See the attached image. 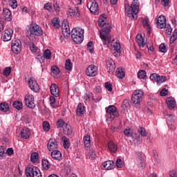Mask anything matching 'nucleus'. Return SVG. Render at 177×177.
Instances as JSON below:
<instances>
[{
	"label": "nucleus",
	"instance_id": "23",
	"mask_svg": "<svg viewBox=\"0 0 177 177\" xmlns=\"http://www.w3.org/2000/svg\"><path fill=\"white\" fill-rule=\"evenodd\" d=\"M51 157L57 161H62V152L59 150H53L51 152Z\"/></svg>",
	"mask_w": 177,
	"mask_h": 177
},
{
	"label": "nucleus",
	"instance_id": "17",
	"mask_svg": "<svg viewBox=\"0 0 177 177\" xmlns=\"http://www.w3.org/2000/svg\"><path fill=\"white\" fill-rule=\"evenodd\" d=\"M47 147L49 151H53V150H56V149H57V141H56V140L54 138H50L47 144Z\"/></svg>",
	"mask_w": 177,
	"mask_h": 177
},
{
	"label": "nucleus",
	"instance_id": "57",
	"mask_svg": "<svg viewBox=\"0 0 177 177\" xmlns=\"http://www.w3.org/2000/svg\"><path fill=\"white\" fill-rule=\"evenodd\" d=\"M123 109H129L130 107L129 101L128 100H124L122 104Z\"/></svg>",
	"mask_w": 177,
	"mask_h": 177
},
{
	"label": "nucleus",
	"instance_id": "42",
	"mask_svg": "<svg viewBox=\"0 0 177 177\" xmlns=\"http://www.w3.org/2000/svg\"><path fill=\"white\" fill-rule=\"evenodd\" d=\"M30 161H32V162H34V163L38 161V153L37 152L32 153L30 156Z\"/></svg>",
	"mask_w": 177,
	"mask_h": 177
},
{
	"label": "nucleus",
	"instance_id": "7",
	"mask_svg": "<svg viewBox=\"0 0 177 177\" xmlns=\"http://www.w3.org/2000/svg\"><path fill=\"white\" fill-rule=\"evenodd\" d=\"M11 48L13 53L19 55V53L21 52V41L19 39H15L11 42Z\"/></svg>",
	"mask_w": 177,
	"mask_h": 177
},
{
	"label": "nucleus",
	"instance_id": "19",
	"mask_svg": "<svg viewBox=\"0 0 177 177\" xmlns=\"http://www.w3.org/2000/svg\"><path fill=\"white\" fill-rule=\"evenodd\" d=\"M2 16L4 20H6L7 21H12V12H10V10H9L8 8H3Z\"/></svg>",
	"mask_w": 177,
	"mask_h": 177
},
{
	"label": "nucleus",
	"instance_id": "52",
	"mask_svg": "<svg viewBox=\"0 0 177 177\" xmlns=\"http://www.w3.org/2000/svg\"><path fill=\"white\" fill-rule=\"evenodd\" d=\"M29 48L30 50H31V52H37L38 47H37V46H35V44H34V43H31L29 45Z\"/></svg>",
	"mask_w": 177,
	"mask_h": 177
},
{
	"label": "nucleus",
	"instance_id": "1",
	"mask_svg": "<svg viewBox=\"0 0 177 177\" xmlns=\"http://www.w3.org/2000/svg\"><path fill=\"white\" fill-rule=\"evenodd\" d=\"M106 21L107 17L104 14L101 15L98 19V26L102 28L100 32V37L104 45H109V44L111 42V35H110L111 25L109 23H106Z\"/></svg>",
	"mask_w": 177,
	"mask_h": 177
},
{
	"label": "nucleus",
	"instance_id": "50",
	"mask_svg": "<svg viewBox=\"0 0 177 177\" xmlns=\"http://www.w3.org/2000/svg\"><path fill=\"white\" fill-rule=\"evenodd\" d=\"M124 133L127 137L132 136V135H133L132 129H131L129 128V129H125L124 130Z\"/></svg>",
	"mask_w": 177,
	"mask_h": 177
},
{
	"label": "nucleus",
	"instance_id": "5",
	"mask_svg": "<svg viewBox=\"0 0 177 177\" xmlns=\"http://www.w3.org/2000/svg\"><path fill=\"white\" fill-rule=\"evenodd\" d=\"M106 120L107 121H113L115 117H119L120 113L117 111V107L114 105H109L106 108Z\"/></svg>",
	"mask_w": 177,
	"mask_h": 177
},
{
	"label": "nucleus",
	"instance_id": "22",
	"mask_svg": "<svg viewBox=\"0 0 177 177\" xmlns=\"http://www.w3.org/2000/svg\"><path fill=\"white\" fill-rule=\"evenodd\" d=\"M166 103L167 104V107L172 110V109H175V104H176V102L175 101V98L172 97H169L166 99Z\"/></svg>",
	"mask_w": 177,
	"mask_h": 177
},
{
	"label": "nucleus",
	"instance_id": "2",
	"mask_svg": "<svg viewBox=\"0 0 177 177\" xmlns=\"http://www.w3.org/2000/svg\"><path fill=\"white\" fill-rule=\"evenodd\" d=\"M124 12L130 19L136 20L138 19V13L139 12V3L138 0H133L131 5L129 3L124 4Z\"/></svg>",
	"mask_w": 177,
	"mask_h": 177
},
{
	"label": "nucleus",
	"instance_id": "34",
	"mask_svg": "<svg viewBox=\"0 0 177 177\" xmlns=\"http://www.w3.org/2000/svg\"><path fill=\"white\" fill-rule=\"evenodd\" d=\"M85 111V107L82 104L80 103L77 107V115H82L84 114V111Z\"/></svg>",
	"mask_w": 177,
	"mask_h": 177
},
{
	"label": "nucleus",
	"instance_id": "36",
	"mask_svg": "<svg viewBox=\"0 0 177 177\" xmlns=\"http://www.w3.org/2000/svg\"><path fill=\"white\" fill-rule=\"evenodd\" d=\"M13 107L17 110H22L23 109V102L20 101H15L12 103Z\"/></svg>",
	"mask_w": 177,
	"mask_h": 177
},
{
	"label": "nucleus",
	"instance_id": "56",
	"mask_svg": "<svg viewBox=\"0 0 177 177\" xmlns=\"http://www.w3.org/2000/svg\"><path fill=\"white\" fill-rule=\"evenodd\" d=\"M93 45V42L92 41H89L87 44V48L91 53H93V48H92V46Z\"/></svg>",
	"mask_w": 177,
	"mask_h": 177
},
{
	"label": "nucleus",
	"instance_id": "41",
	"mask_svg": "<svg viewBox=\"0 0 177 177\" xmlns=\"http://www.w3.org/2000/svg\"><path fill=\"white\" fill-rule=\"evenodd\" d=\"M138 133L141 135V136H143L144 138L147 136V132H146V129L145 127H140L138 129Z\"/></svg>",
	"mask_w": 177,
	"mask_h": 177
},
{
	"label": "nucleus",
	"instance_id": "8",
	"mask_svg": "<svg viewBox=\"0 0 177 177\" xmlns=\"http://www.w3.org/2000/svg\"><path fill=\"white\" fill-rule=\"evenodd\" d=\"M142 97H143V91L142 90H136L133 93L131 101L134 104H139L142 101Z\"/></svg>",
	"mask_w": 177,
	"mask_h": 177
},
{
	"label": "nucleus",
	"instance_id": "64",
	"mask_svg": "<svg viewBox=\"0 0 177 177\" xmlns=\"http://www.w3.org/2000/svg\"><path fill=\"white\" fill-rule=\"evenodd\" d=\"M162 6H168L169 5V0H161Z\"/></svg>",
	"mask_w": 177,
	"mask_h": 177
},
{
	"label": "nucleus",
	"instance_id": "11",
	"mask_svg": "<svg viewBox=\"0 0 177 177\" xmlns=\"http://www.w3.org/2000/svg\"><path fill=\"white\" fill-rule=\"evenodd\" d=\"M26 106L29 109H35V104L34 103V95L26 94L24 98Z\"/></svg>",
	"mask_w": 177,
	"mask_h": 177
},
{
	"label": "nucleus",
	"instance_id": "33",
	"mask_svg": "<svg viewBox=\"0 0 177 177\" xmlns=\"http://www.w3.org/2000/svg\"><path fill=\"white\" fill-rule=\"evenodd\" d=\"M142 26H143V27L147 28V30H148V32L150 34V30H151V27H150V24H149V18L148 17H145L142 20Z\"/></svg>",
	"mask_w": 177,
	"mask_h": 177
},
{
	"label": "nucleus",
	"instance_id": "62",
	"mask_svg": "<svg viewBox=\"0 0 177 177\" xmlns=\"http://www.w3.org/2000/svg\"><path fill=\"white\" fill-rule=\"evenodd\" d=\"M53 8L55 12H60V7L59 6V3H57V2L53 4Z\"/></svg>",
	"mask_w": 177,
	"mask_h": 177
},
{
	"label": "nucleus",
	"instance_id": "31",
	"mask_svg": "<svg viewBox=\"0 0 177 177\" xmlns=\"http://www.w3.org/2000/svg\"><path fill=\"white\" fill-rule=\"evenodd\" d=\"M83 140L85 147H89V146H91V136L89 135L86 134Z\"/></svg>",
	"mask_w": 177,
	"mask_h": 177
},
{
	"label": "nucleus",
	"instance_id": "18",
	"mask_svg": "<svg viewBox=\"0 0 177 177\" xmlns=\"http://www.w3.org/2000/svg\"><path fill=\"white\" fill-rule=\"evenodd\" d=\"M62 31L63 35H66V34L70 35V26H68V21L67 20L64 19L62 24Z\"/></svg>",
	"mask_w": 177,
	"mask_h": 177
},
{
	"label": "nucleus",
	"instance_id": "30",
	"mask_svg": "<svg viewBox=\"0 0 177 177\" xmlns=\"http://www.w3.org/2000/svg\"><path fill=\"white\" fill-rule=\"evenodd\" d=\"M0 110L3 113H7V111H9V104L6 102H2L0 104Z\"/></svg>",
	"mask_w": 177,
	"mask_h": 177
},
{
	"label": "nucleus",
	"instance_id": "58",
	"mask_svg": "<svg viewBox=\"0 0 177 177\" xmlns=\"http://www.w3.org/2000/svg\"><path fill=\"white\" fill-rule=\"evenodd\" d=\"M3 157H5V149L0 146V158L2 159Z\"/></svg>",
	"mask_w": 177,
	"mask_h": 177
},
{
	"label": "nucleus",
	"instance_id": "54",
	"mask_svg": "<svg viewBox=\"0 0 177 177\" xmlns=\"http://www.w3.org/2000/svg\"><path fill=\"white\" fill-rule=\"evenodd\" d=\"M105 88L106 91H109V92H111L113 91V86L109 82L105 83Z\"/></svg>",
	"mask_w": 177,
	"mask_h": 177
},
{
	"label": "nucleus",
	"instance_id": "20",
	"mask_svg": "<svg viewBox=\"0 0 177 177\" xmlns=\"http://www.w3.org/2000/svg\"><path fill=\"white\" fill-rule=\"evenodd\" d=\"M67 15L68 16H77V17L81 15V14H80V11L78 10V7H75V9L73 8H69L67 10Z\"/></svg>",
	"mask_w": 177,
	"mask_h": 177
},
{
	"label": "nucleus",
	"instance_id": "35",
	"mask_svg": "<svg viewBox=\"0 0 177 177\" xmlns=\"http://www.w3.org/2000/svg\"><path fill=\"white\" fill-rule=\"evenodd\" d=\"M115 74H116L118 78H120V80H122V78H124V77H125V72H124L122 71V68H118L116 70Z\"/></svg>",
	"mask_w": 177,
	"mask_h": 177
},
{
	"label": "nucleus",
	"instance_id": "29",
	"mask_svg": "<svg viewBox=\"0 0 177 177\" xmlns=\"http://www.w3.org/2000/svg\"><path fill=\"white\" fill-rule=\"evenodd\" d=\"M60 74V69L56 66L51 67V75L53 77H57Z\"/></svg>",
	"mask_w": 177,
	"mask_h": 177
},
{
	"label": "nucleus",
	"instance_id": "60",
	"mask_svg": "<svg viewBox=\"0 0 177 177\" xmlns=\"http://www.w3.org/2000/svg\"><path fill=\"white\" fill-rule=\"evenodd\" d=\"M37 59L39 60L40 63H44V62H45V57L44 55H42V54H39L37 57Z\"/></svg>",
	"mask_w": 177,
	"mask_h": 177
},
{
	"label": "nucleus",
	"instance_id": "12",
	"mask_svg": "<svg viewBox=\"0 0 177 177\" xmlns=\"http://www.w3.org/2000/svg\"><path fill=\"white\" fill-rule=\"evenodd\" d=\"M13 35V30L12 29H7L5 30L1 34V39L5 42H8V41H10L12 39V36Z\"/></svg>",
	"mask_w": 177,
	"mask_h": 177
},
{
	"label": "nucleus",
	"instance_id": "45",
	"mask_svg": "<svg viewBox=\"0 0 177 177\" xmlns=\"http://www.w3.org/2000/svg\"><path fill=\"white\" fill-rule=\"evenodd\" d=\"M138 77L142 80H146V71H138Z\"/></svg>",
	"mask_w": 177,
	"mask_h": 177
},
{
	"label": "nucleus",
	"instance_id": "21",
	"mask_svg": "<svg viewBox=\"0 0 177 177\" xmlns=\"http://www.w3.org/2000/svg\"><path fill=\"white\" fill-rule=\"evenodd\" d=\"M50 91L51 95L55 97H59V86L56 84H52L50 86Z\"/></svg>",
	"mask_w": 177,
	"mask_h": 177
},
{
	"label": "nucleus",
	"instance_id": "49",
	"mask_svg": "<svg viewBox=\"0 0 177 177\" xmlns=\"http://www.w3.org/2000/svg\"><path fill=\"white\" fill-rule=\"evenodd\" d=\"M9 5L12 8V9H16V8H17V1L10 0Z\"/></svg>",
	"mask_w": 177,
	"mask_h": 177
},
{
	"label": "nucleus",
	"instance_id": "3",
	"mask_svg": "<svg viewBox=\"0 0 177 177\" xmlns=\"http://www.w3.org/2000/svg\"><path fill=\"white\" fill-rule=\"evenodd\" d=\"M28 34L29 35H27V37L30 41H35L37 39L35 37H41V35H43L44 30H42L41 26L34 24L29 28Z\"/></svg>",
	"mask_w": 177,
	"mask_h": 177
},
{
	"label": "nucleus",
	"instance_id": "10",
	"mask_svg": "<svg viewBox=\"0 0 177 177\" xmlns=\"http://www.w3.org/2000/svg\"><path fill=\"white\" fill-rule=\"evenodd\" d=\"M106 66L107 72L109 74H113L114 71H115V62L113 59L109 57L106 59Z\"/></svg>",
	"mask_w": 177,
	"mask_h": 177
},
{
	"label": "nucleus",
	"instance_id": "28",
	"mask_svg": "<svg viewBox=\"0 0 177 177\" xmlns=\"http://www.w3.org/2000/svg\"><path fill=\"white\" fill-rule=\"evenodd\" d=\"M63 132L64 135H71L73 133L71 126L68 124H65V126L63 127Z\"/></svg>",
	"mask_w": 177,
	"mask_h": 177
},
{
	"label": "nucleus",
	"instance_id": "38",
	"mask_svg": "<svg viewBox=\"0 0 177 177\" xmlns=\"http://www.w3.org/2000/svg\"><path fill=\"white\" fill-rule=\"evenodd\" d=\"M113 50H115V53H121V44H120V43L118 42H115L114 44H113Z\"/></svg>",
	"mask_w": 177,
	"mask_h": 177
},
{
	"label": "nucleus",
	"instance_id": "32",
	"mask_svg": "<svg viewBox=\"0 0 177 177\" xmlns=\"http://www.w3.org/2000/svg\"><path fill=\"white\" fill-rule=\"evenodd\" d=\"M62 140L63 142V146L64 149H69L70 148V140L66 137L63 136L62 138Z\"/></svg>",
	"mask_w": 177,
	"mask_h": 177
},
{
	"label": "nucleus",
	"instance_id": "39",
	"mask_svg": "<svg viewBox=\"0 0 177 177\" xmlns=\"http://www.w3.org/2000/svg\"><path fill=\"white\" fill-rule=\"evenodd\" d=\"M43 56L44 57V59H46V60H49L52 56V53L50 52V50L46 49L44 51Z\"/></svg>",
	"mask_w": 177,
	"mask_h": 177
},
{
	"label": "nucleus",
	"instance_id": "44",
	"mask_svg": "<svg viewBox=\"0 0 177 177\" xmlns=\"http://www.w3.org/2000/svg\"><path fill=\"white\" fill-rule=\"evenodd\" d=\"M66 122H64V120H57V123H56V126H57V128H64V127L66 126Z\"/></svg>",
	"mask_w": 177,
	"mask_h": 177
},
{
	"label": "nucleus",
	"instance_id": "63",
	"mask_svg": "<svg viewBox=\"0 0 177 177\" xmlns=\"http://www.w3.org/2000/svg\"><path fill=\"white\" fill-rule=\"evenodd\" d=\"M169 175L171 177H177V171L172 170V171H169Z\"/></svg>",
	"mask_w": 177,
	"mask_h": 177
},
{
	"label": "nucleus",
	"instance_id": "14",
	"mask_svg": "<svg viewBox=\"0 0 177 177\" xmlns=\"http://www.w3.org/2000/svg\"><path fill=\"white\" fill-rule=\"evenodd\" d=\"M28 86L31 91H33V92H39L41 88L39 87V84L37 82L36 80H34L32 79H30L28 80Z\"/></svg>",
	"mask_w": 177,
	"mask_h": 177
},
{
	"label": "nucleus",
	"instance_id": "15",
	"mask_svg": "<svg viewBox=\"0 0 177 177\" xmlns=\"http://www.w3.org/2000/svg\"><path fill=\"white\" fill-rule=\"evenodd\" d=\"M156 26L158 28H164V27H167V19L165 18V16L160 15L158 17Z\"/></svg>",
	"mask_w": 177,
	"mask_h": 177
},
{
	"label": "nucleus",
	"instance_id": "51",
	"mask_svg": "<svg viewBox=\"0 0 177 177\" xmlns=\"http://www.w3.org/2000/svg\"><path fill=\"white\" fill-rule=\"evenodd\" d=\"M124 165V162H122V160L121 158H118L116 160V167L118 168H122Z\"/></svg>",
	"mask_w": 177,
	"mask_h": 177
},
{
	"label": "nucleus",
	"instance_id": "61",
	"mask_svg": "<svg viewBox=\"0 0 177 177\" xmlns=\"http://www.w3.org/2000/svg\"><path fill=\"white\" fill-rule=\"evenodd\" d=\"M44 9H46V10H52V3H46L44 4Z\"/></svg>",
	"mask_w": 177,
	"mask_h": 177
},
{
	"label": "nucleus",
	"instance_id": "25",
	"mask_svg": "<svg viewBox=\"0 0 177 177\" xmlns=\"http://www.w3.org/2000/svg\"><path fill=\"white\" fill-rule=\"evenodd\" d=\"M20 134L23 139H28V138H30V135H31L30 133V129H28L27 127L23 128L21 130Z\"/></svg>",
	"mask_w": 177,
	"mask_h": 177
},
{
	"label": "nucleus",
	"instance_id": "43",
	"mask_svg": "<svg viewBox=\"0 0 177 177\" xmlns=\"http://www.w3.org/2000/svg\"><path fill=\"white\" fill-rule=\"evenodd\" d=\"M52 24L54 28H59V27H60V21H59V18H54L52 20Z\"/></svg>",
	"mask_w": 177,
	"mask_h": 177
},
{
	"label": "nucleus",
	"instance_id": "37",
	"mask_svg": "<svg viewBox=\"0 0 177 177\" xmlns=\"http://www.w3.org/2000/svg\"><path fill=\"white\" fill-rule=\"evenodd\" d=\"M41 165L44 169L48 170L49 168H50V162H49V160L46 159H43L41 160Z\"/></svg>",
	"mask_w": 177,
	"mask_h": 177
},
{
	"label": "nucleus",
	"instance_id": "55",
	"mask_svg": "<svg viewBox=\"0 0 177 177\" xmlns=\"http://www.w3.org/2000/svg\"><path fill=\"white\" fill-rule=\"evenodd\" d=\"M165 34H167V35H171V33L172 32L171 26H168L167 27L165 26Z\"/></svg>",
	"mask_w": 177,
	"mask_h": 177
},
{
	"label": "nucleus",
	"instance_id": "27",
	"mask_svg": "<svg viewBox=\"0 0 177 177\" xmlns=\"http://www.w3.org/2000/svg\"><path fill=\"white\" fill-rule=\"evenodd\" d=\"M102 166H103V168H104L105 169H113V168H114L115 167L114 162L113 160L105 161L102 164Z\"/></svg>",
	"mask_w": 177,
	"mask_h": 177
},
{
	"label": "nucleus",
	"instance_id": "24",
	"mask_svg": "<svg viewBox=\"0 0 177 177\" xmlns=\"http://www.w3.org/2000/svg\"><path fill=\"white\" fill-rule=\"evenodd\" d=\"M108 149L111 153H117V150H118V146L113 141H109L108 142Z\"/></svg>",
	"mask_w": 177,
	"mask_h": 177
},
{
	"label": "nucleus",
	"instance_id": "48",
	"mask_svg": "<svg viewBox=\"0 0 177 177\" xmlns=\"http://www.w3.org/2000/svg\"><path fill=\"white\" fill-rule=\"evenodd\" d=\"M43 129L48 132L49 129H50V126L49 125V122L45 121L43 122Z\"/></svg>",
	"mask_w": 177,
	"mask_h": 177
},
{
	"label": "nucleus",
	"instance_id": "53",
	"mask_svg": "<svg viewBox=\"0 0 177 177\" xmlns=\"http://www.w3.org/2000/svg\"><path fill=\"white\" fill-rule=\"evenodd\" d=\"M159 50L160 52H162V53H165L167 52V47H165V44H161L159 46Z\"/></svg>",
	"mask_w": 177,
	"mask_h": 177
},
{
	"label": "nucleus",
	"instance_id": "59",
	"mask_svg": "<svg viewBox=\"0 0 177 177\" xmlns=\"http://www.w3.org/2000/svg\"><path fill=\"white\" fill-rule=\"evenodd\" d=\"M160 96H167L168 95V90L167 88H162L160 93Z\"/></svg>",
	"mask_w": 177,
	"mask_h": 177
},
{
	"label": "nucleus",
	"instance_id": "6",
	"mask_svg": "<svg viewBox=\"0 0 177 177\" xmlns=\"http://www.w3.org/2000/svg\"><path fill=\"white\" fill-rule=\"evenodd\" d=\"M25 173L26 177H42L39 169L37 167H27Z\"/></svg>",
	"mask_w": 177,
	"mask_h": 177
},
{
	"label": "nucleus",
	"instance_id": "47",
	"mask_svg": "<svg viewBox=\"0 0 177 177\" xmlns=\"http://www.w3.org/2000/svg\"><path fill=\"white\" fill-rule=\"evenodd\" d=\"M11 71H12V68L10 67H6L4 68L3 74L6 77H8V76L10 75Z\"/></svg>",
	"mask_w": 177,
	"mask_h": 177
},
{
	"label": "nucleus",
	"instance_id": "40",
	"mask_svg": "<svg viewBox=\"0 0 177 177\" xmlns=\"http://www.w3.org/2000/svg\"><path fill=\"white\" fill-rule=\"evenodd\" d=\"M65 68H66V70H68V71H70V70H71L73 68V64H71V59H68L66 60Z\"/></svg>",
	"mask_w": 177,
	"mask_h": 177
},
{
	"label": "nucleus",
	"instance_id": "16",
	"mask_svg": "<svg viewBox=\"0 0 177 177\" xmlns=\"http://www.w3.org/2000/svg\"><path fill=\"white\" fill-rule=\"evenodd\" d=\"M136 164L138 167V168H140V169H145V168L146 167L145 158H143V156L142 154L138 156Z\"/></svg>",
	"mask_w": 177,
	"mask_h": 177
},
{
	"label": "nucleus",
	"instance_id": "26",
	"mask_svg": "<svg viewBox=\"0 0 177 177\" xmlns=\"http://www.w3.org/2000/svg\"><path fill=\"white\" fill-rule=\"evenodd\" d=\"M136 39L138 44V46L140 48H145L146 42H145V39H143V36H142V35H137Z\"/></svg>",
	"mask_w": 177,
	"mask_h": 177
},
{
	"label": "nucleus",
	"instance_id": "13",
	"mask_svg": "<svg viewBox=\"0 0 177 177\" xmlns=\"http://www.w3.org/2000/svg\"><path fill=\"white\" fill-rule=\"evenodd\" d=\"M86 75H88V77H95L97 75V66L95 65H90L86 69Z\"/></svg>",
	"mask_w": 177,
	"mask_h": 177
},
{
	"label": "nucleus",
	"instance_id": "9",
	"mask_svg": "<svg viewBox=\"0 0 177 177\" xmlns=\"http://www.w3.org/2000/svg\"><path fill=\"white\" fill-rule=\"evenodd\" d=\"M87 8L93 15H99V5L95 0H91L87 4Z\"/></svg>",
	"mask_w": 177,
	"mask_h": 177
},
{
	"label": "nucleus",
	"instance_id": "46",
	"mask_svg": "<svg viewBox=\"0 0 177 177\" xmlns=\"http://www.w3.org/2000/svg\"><path fill=\"white\" fill-rule=\"evenodd\" d=\"M88 158L90 160H95V158H96V151H95V150H91L89 151Z\"/></svg>",
	"mask_w": 177,
	"mask_h": 177
},
{
	"label": "nucleus",
	"instance_id": "4",
	"mask_svg": "<svg viewBox=\"0 0 177 177\" xmlns=\"http://www.w3.org/2000/svg\"><path fill=\"white\" fill-rule=\"evenodd\" d=\"M84 29L81 28H74L71 30V37L75 44H82L84 41Z\"/></svg>",
	"mask_w": 177,
	"mask_h": 177
}]
</instances>
